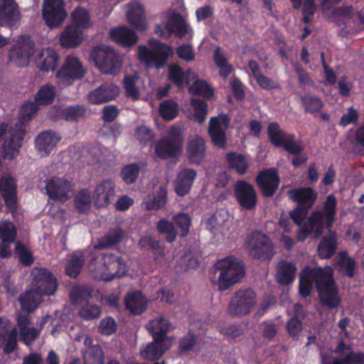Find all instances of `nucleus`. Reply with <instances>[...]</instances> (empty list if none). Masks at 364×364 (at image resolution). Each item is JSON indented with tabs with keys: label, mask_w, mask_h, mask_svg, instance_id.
<instances>
[{
	"label": "nucleus",
	"mask_w": 364,
	"mask_h": 364,
	"mask_svg": "<svg viewBox=\"0 0 364 364\" xmlns=\"http://www.w3.org/2000/svg\"><path fill=\"white\" fill-rule=\"evenodd\" d=\"M314 281L318 294L321 304L329 309L338 307L341 303L338 288L334 281L332 270L321 267H305L299 276V294L302 298L311 296Z\"/></svg>",
	"instance_id": "obj_1"
},
{
	"label": "nucleus",
	"mask_w": 364,
	"mask_h": 364,
	"mask_svg": "<svg viewBox=\"0 0 364 364\" xmlns=\"http://www.w3.org/2000/svg\"><path fill=\"white\" fill-rule=\"evenodd\" d=\"M40 105L36 101H27L21 107L19 124H16L9 132V136L2 144V158L12 161L16 159L22 147L26 134L24 124L28 123L39 109Z\"/></svg>",
	"instance_id": "obj_2"
},
{
	"label": "nucleus",
	"mask_w": 364,
	"mask_h": 364,
	"mask_svg": "<svg viewBox=\"0 0 364 364\" xmlns=\"http://www.w3.org/2000/svg\"><path fill=\"white\" fill-rule=\"evenodd\" d=\"M337 200L333 194L327 196L323 203V208L311 213L307 220L308 226L302 227L298 232L296 238L304 242L314 234L315 238L321 237L324 228H332L336 217Z\"/></svg>",
	"instance_id": "obj_3"
},
{
	"label": "nucleus",
	"mask_w": 364,
	"mask_h": 364,
	"mask_svg": "<svg viewBox=\"0 0 364 364\" xmlns=\"http://www.w3.org/2000/svg\"><path fill=\"white\" fill-rule=\"evenodd\" d=\"M171 326V322L163 316L149 321L146 328L152 336L153 341L141 350L143 358L154 361L162 357L168 349L166 342Z\"/></svg>",
	"instance_id": "obj_4"
},
{
	"label": "nucleus",
	"mask_w": 364,
	"mask_h": 364,
	"mask_svg": "<svg viewBox=\"0 0 364 364\" xmlns=\"http://www.w3.org/2000/svg\"><path fill=\"white\" fill-rule=\"evenodd\" d=\"M215 271H219L218 289L223 291L241 282L245 271L242 262L234 256H228L218 260L214 264Z\"/></svg>",
	"instance_id": "obj_5"
},
{
	"label": "nucleus",
	"mask_w": 364,
	"mask_h": 364,
	"mask_svg": "<svg viewBox=\"0 0 364 364\" xmlns=\"http://www.w3.org/2000/svg\"><path fill=\"white\" fill-rule=\"evenodd\" d=\"M183 139L182 129L178 127H171L168 137L159 139L156 144V155L161 159H169L178 156L182 151Z\"/></svg>",
	"instance_id": "obj_6"
},
{
	"label": "nucleus",
	"mask_w": 364,
	"mask_h": 364,
	"mask_svg": "<svg viewBox=\"0 0 364 364\" xmlns=\"http://www.w3.org/2000/svg\"><path fill=\"white\" fill-rule=\"evenodd\" d=\"M91 57L98 69L105 74L115 75L122 67L119 55L109 46H101L95 47Z\"/></svg>",
	"instance_id": "obj_7"
},
{
	"label": "nucleus",
	"mask_w": 364,
	"mask_h": 364,
	"mask_svg": "<svg viewBox=\"0 0 364 364\" xmlns=\"http://www.w3.org/2000/svg\"><path fill=\"white\" fill-rule=\"evenodd\" d=\"M257 303L256 294L251 289H240L231 298L228 314L231 317H242L249 315Z\"/></svg>",
	"instance_id": "obj_8"
},
{
	"label": "nucleus",
	"mask_w": 364,
	"mask_h": 364,
	"mask_svg": "<svg viewBox=\"0 0 364 364\" xmlns=\"http://www.w3.org/2000/svg\"><path fill=\"white\" fill-rule=\"evenodd\" d=\"M267 134L269 141L274 146L283 147L290 154H298L303 151V147L295 141L294 134L285 133L277 122L268 124Z\"/></svg>",
	"instance_id": "obj_9"
},
{
	"label": "nucleus",
	"mask_w": 364,
	"mask_h": 364,
	"mask_svg": "<svg viewBox=\"0 0 364 364\" xmlns=\"http://www.w3.org/2000/svg\"><path fill=\"white\" fill-rule=\"evenodd\" d=\"M34 45L30 36H21L9 50V62L17 67H26L31 56L34 54Z\"/></svg>",
	"instance_id": "obj_10"
},
{
	"label": "nucleus",
	"mask_w": 364,
	"mask_h": 364,
	"mask_svg": "<svg viewBox=\"0 0 364 364\" xmlns=\"http://www.w3.org/2000/svg\"><path fill=\"white\" fill-rule=\"evenodd\" d=\"M68 16L63 0H43L42 17L50 28L60 27Z\"/></svg>",
	"instance_id": "obj_11"
},
{
	"label": "nucleus",
	"mask_w": 364,
	"mask_h": 364,
	"mask_svg": "<svg viewBox=\"0 0 364 364\" xmlns=\"http://www.w3.org/2000/svg\"><path fill=\"white\" fill-rule=\"evenodd\" d=\"M32 289L43 296H52L58 289V282L53 273L46 268H35L32 272Z\"/></svg>",
	"instance_id": "obj_12"
},
{
	"label": "nucleus",
	"mask_w": 364,
	"mask_h": 364,
	"mask_svg": "<svg viewBox=\"0 0 364 364\" xmlns=\"http://www.w3.org/2000/svg\"><path fill=\"white\" fill-rule=\"evenodd\" d=\"M100 259L105 267L100 275L102 281H112L125 275L128 271L127 265L122 257L112 253H103L100 255Z\"/></svg>",
	"instance_id": "obj_13"
},
{
	"label": "nucleus",
	"mask_w": 364,
	"mask_h": 364,
	"mask_svg": "<svg viewBox=\"0 0 364 364\" xmlns=\"http://www.w3.org/2000/svg\"><path fill=\"white\" fill-rule=\"evenodd\" d=\"M247 246L255 259L270 260L274 255L272 242L266 235L259 232H254L249 237Z\"/></svg>",
	"instance_id": "obj_14"
},
{
	"label": "nucleus",
	"mask_w": 364,
	"mask_h": 364,
	"mask_svg": "<svg viewBox=\"0 0 364 364\" xmlns=\"http://www.w3.org/2000/svg\"><path fill=\"white\" fill-rule=\"evenodd\" d=\"M85 74L82 62L76 57L67 56L64 64L57 71L56 77L66 85H72L75 80H81Z\"/></svg>",
	"instance_id": "obj_15"
},
{
	"label": "nucleus",
	"mask_w": 364,
	"mask_h": 364,
	"mask_svg": "<svg viewBox=\"0 0 364 364\" xmlns=\"http://www.w3.org/2000/svg\"><path fill=\"white\" fill-rule=\"evenodd\" d=\"M256 183L264 198L273 197L280 184V177L277 169L269 168L262 170L256 177Z\"/></svg>",
	"instance_id": "obj_16"
},
{
	"label": "nucleus",
	"mask_w": 364,
	"mask_h": 364,
	"mask_svg": "<svg viewBox=\"0 0 364 364\" xmlns=\"http://www.w3.org/2000/svg\"><path fill=\"white\" fill-rule=\"evenodd\" d=\"M173 54L171 46H164L163 49L150 50L145 46H139L138 55L141 60L148 66L156 68H164L170 57Z\"/></svg>",
	"instance_id": "obj_17"
},
{
	"label": "nucleus",
	"mask_w": 364,
	"mask_h": 364,
	"mask_svg": "<svg viewBox=\"0 0 364 364\" xmlns=\"http://www.w3.org/2000/svg\"><path fill=\"white\" fill-rule=\"evenodd\" d=\"M234 196L242 210H252L257 204V196L254 186L243 180L236 181Z\"/></svg>",
	"instance_id": "obj_18"
},
{
	"label": "nucleus",
	"mask_w": 364,
	"mask_h": 364,
	"mask_svg": "<svg viewBox=\"0 0 364 364\" xmlns=\"http://www.w3.org/2000/svg\"><path fill=\"white\" fill-rule=\"evenodd\" d=\"M230 121L227 114H220L210 118L208 134L215 146L220 149L225 147L227 144L225 130L229 127Z\"/></svg>",
	"instance_id": "obj_19"
},
{
	"label": "nucleus",
	"mask_w": 364,
	"mask_h": 364,
	"mask_svg": "<svg viewBox=\"0 0 364 364\" xmlns=\"http://www.w3.org/2000/svg\"><path fill=\"white\" fill-rule=\"evenodd\" d=\"M74 184L64 178L60 177H53L50 179L46 186V194L53 200L65 202L73 193Z\"/></svg>",
	"instance_id": "obj_20"
},
{
	"label": "nucleus",
	"mask_w": 364,
	"mask_h": 364,
	"mask_svg": "<svg viewBox=\"0 0 364 364\" xmlns=\"http://www.w3.org/2000/svg\"><path fill=\"white\" fill-rule=\"evenodd\" d=\"M0 193L4 200L6 207L10 212L16 211L18 207V192L16 181L11 176L0 178Z\"/></svg>",
	"instance_id": "obj_21"
},
{
	"label": "nucleus",
	"mask_w": 364,
	"mask_h": 364,
	"mask_svg": "<svg viewBox=\"0 0 364 364\" xmlns=\"http://www.w3.org/2000/svg\"><path fill=\"white\" fill-rule=\"evenodd\" d=\"M165 29L168 36H174L178 38H183L187 34L193 35V29L189 26L186 20L179 13H173L168 17L165 23Z\"/></svg>",
	"instance_id": "obj_22"
},
{
	"label": "nucleus",
	"mask_w": 364,
	"mask_h": 364,
	"mask_svg": "<svg viewBox=\"0 0 364 364\" xmlns=\"http://www.w3.org/2000/svg\"><path fill=\"white\" fill-rule=\"evenodd\" d=\"M289 200L299 206L311 209L318 198V193L311 187L294 188L287 191Z\"/></svg>",
	"instance_id": "obj_23"
},
{
	"label": "nucleus",
	"mask_w": 364,
	"mask_h": 364,
	"mask_svg": "<svg viewBox=\"0 0 364 364\" xmlns=\"http://www.w3.org/2000/svg\"><path fill=\"white\" fill-rule=\"evenodd\" d=\"M115 183L111 179H105L97 184L93 193V197L96 205L101 207H107L115 196Z\"/></svg>",
	"instance_id": "obj_24"
},
{
	"label": "nucleus",
	"mask_w": 364,
	"mask_h": 364,
	"mask_svg": "<svg viewBox=\"0 0 364 364\" xmlns=\"http://www.w3.org/2000/svg\"><path fill=\"white\" fill-rule=\"evenodd\" d=\"M20 19V13L14 0H0V26L13 28Z\"/></svg>",
	"instance_id": "obj_25"
},
{
	"label": "nucleus",
	"mask_w": 364,
	"mask_h": 364,
	"mask_svg": "<svg viewBox=\"0 0 364 364\" xmlns=\"http://www.w3.org/2000/svg\"><path fill=\"white\" fill-rule=\"evenodd\" d=\"M61 136L52 131L41 132L36 138V148L43 156H47L61 140Z\"/></svg>",
	"instance_id": "obj_26"
},
{
	"label": "nucleus",
	"mask_w": 364,
	"mask_h": 364,
	"mask_svg": "<svg viewBox=\"0 0 364 364\" xmlns=\"http://www.w3.org/2000/svg\"><path fill=\"white\" fill-rule=\"evenodd\" d=\"M119 87L112 84H103L88 95V101L92 105H100L109 102L119 95Z\"/></svg>",
	"instance_id": "obj_27"
},
{
	"label": "nucleus",
	"mask_w": 364,
	"mask_h": 364,
	"mask_svg": "<svg viewBox=\"0 0 364 364\" xmlns=\"http://www.w3.org/2000/svg\"><path fill=\"white\" fill-rule=\"evenodd\" d=\"M206 154L205 141L201 136H196L188 143L186 155L190 164L198 166L205 160Z\"/></svg>",
	"instance_id": "obj_28"
},
{
	"label": "nucleus",
	"mask_w": 364,
	"mask_h": 364,
	"mask_svg": "<svg viewBox=\"0 0 364 364\" xmlns=\"http://www.w3.org/2000/svg\"><path fill=\"white\" fill-rule=\"evenodd\" d=\"M196 170L184 168L177 174L174 182V190L178 196L183 197L189 193L196 178Z\"/></svg>",
	"instance_id": "obj_29"
},
{
	"label": "nucleus",
	"mask_w": 364,
	"mask_h": 364,
	"mask_svg": "<svg viewBox=\"0 0 364 364\" xmlns=\"http://www.w3.org/2000/svg\"><path fill=\"white\" fill-rule=\"evenodd\" d=\"M59 61L58 53L50 48L43 49L37 53L35 63L37 68L42 71H53L56 69Z\"/></svg>",
	"instance_id": "obj_30"
},
{
	"label": "nucleus",
	"mask_w": 364,
	"mask_h": 364,
	"mask_svg": "<svg viewBox=\"0 0 364 364\" xmlns=\"http://www.w3.org/2000/svg\"><path fill=\"white\" fill-rule=\"evenodd\" d=\"M127 18L129 25L137 31H143L147 28L144 8L138 2L129 4Z\"/></svg>",
	"instance_id": "obj_31"
},
{
	"label": "nucleus",
	"mask_w": 364,
	"mask_h": 364,
	"mask_svg": "<svg viewBox=\"0 0 364 364\" xmlns=\"http://www.w3.org/2000/svg\"><path fill=\"white\" fill-rule=\"evenodd\" d=\"M110 38L118 45L124 48H130L138 41L136 33L125 26L112 29Z\"/></svg>",
	"instance_id": "obj_32"
},
{
	"label": "nucleus",
	"mask_w": 364,
	"mask_h": 364,
	"mask_svg": "<svg viewBox=\"0 0 364 364\" xmlns=\"http://www.w3.org/2000/svg\"><path fill=\"white\" fill-rule=\"evenodd\" d=\"M328 235L324 236L318 245V255L321 259H329L336 252L338 235L332 228H326Z\"/></svg>",
	"instance_id": "obj_33"
},
{
	"label": "nucleus",
	"mask_w": 364,
	"mask_h": 364,
	"mask_svg": "<svg viewBox=\"0 0 364 364\" xmlns=\"http://www.w3.org/2000/svg\"><path fill=\"white\" fill-rule=\"evenodd\" d=\"M225 161L228 168L233 170L240 176L247 173L250 161L247 156L236 152L229 151L225 156Z\"/></svg>",
	"instance_id": "obj_34"
},
{
	"label": "nucleus",
	"mask_w": 364,
	"mask_h": 364,
	"mask_svg": "<svg viewBox=\"0 0 364 364\" xmlns=\"http://www.w3.org/2000/svg\"><path fill=\"white\" fill-rule=\"evenodd\" d=\"M82 40V30L76 25H69L61 33L60 43L62 47L71 48L80 45Z\"/></svg>",
	"instance_id": "obj_35"
},
{
	"label": "nucleus",
	"mask_w": 364,
	"mask_h": 364,
	"mask_svg": "<svg viewBox=\"0 0 364 364\" xmlns=\"http://www.w3.org/2000/svg\"><path fill=\"white\" fill-rule=\"evenodd\" d=\"M296 266L286 259L279 262L277 272V281L282 285H289L295 279Z\"/></svg>",
	"instance_id": "obj_36"
},
{
	"label": "nucleus",
	"mask_w": 364,
	"mask_h": 364,
	"mask_svg": "<svg viewBox=\"0 0 364 364\" xmlns=\"http://www.w3.org/2000/svg\"><path fill=\"white\" fill-rule=\"evenodd\" d=\"M126 308L134 315H140L146 309V301L140 291H134L125 298Z\"/></svg>",
	"instance_id": "obj_37"
},
{
	"label": "nucleus",
	"mask_w": 364,
	"mask_h": 364,
	"mask_svg": "<svg viewBox=\"0 0 364 364\" xmlns=\"http://www.w3.org/2000/svg\"><path fill=\"white\" fill-rule=\"evenodd\" d=\"M18 301L23 311L33 313L43 301V296L32 288L24 294H21Z\"/></svg>",
	"instance_id": "obj_38"
},
{
	"label": "nucleus",
	"mask_w": 364,
	"mask_h": 364,
	"mask_svg": "<svg viewBox=\"0 0 364 364\" xmlns=\"http://www.w3.org/2000/svg\"><path fill=\"white\" fill-rule=\"evenodd\" d=\"M124 237V232L122 229L117 228L109 231L104 236L97 240V244L95 245L96 250H104L112 248L119 244Z\"/></svg>",
	"instance_id": "obj_39"
},
{
	"label": "nucleus",
	"mask_w": 364,
	"mask_h": 364,
	"mask_svg": "<svg viewBox=\"0 0 364 364\" xmlns=\"http://www.w3.org/2000/svg\"><path fill=\"white\" fill-rule=\"evenodd\" d=\"M167 203V191L164 186H160L152 197H148L143 202L144 209L148 211L161 209Z\"/></svg>",
	"instance_id": "obj_40"
},
{
	"label": "nucleus",
	"mask_w": 364,
	"mask_h": 364,
	"mask_svg": "<svg viewBox=\"0 0 364 364\" xmlns=\"http://www.w3.org/2000/svg\"><path fill=\"white\" fill-rule=\"evenodd\" d=\"M55 97V87L48 83L39 87L34 96V100L41 106H48L53 103Z\"/></svg>",
	"instance_id": "obj_41"
},
{
	"label": "nucleus",
	"mask_w": 364,
	"mask_h": 364,
	"mask_svg": "<svg viewBox=\"0 0 364 364\" xmlns=\"http://www.w3.org/2000/svg\"><path fill=\"white\" fill-rule=\"evenodd\" d=\"M85 107L79 105L68 106L58 111L59 119L67 122H77L85 117Z\"/></svg>",
	"instance_id": "obj_42"
},
{
	"label": "nucleus",
	"mask_w": 364,
	"mask_h": 364,
	"mask_svg": "<svg viewBox=\"0 0 364 364\" xmlns=\"http://www.w3.org/2000/svg\"><path fill=\"white\" fill-rule=\"evenodd\" d=\"M93 289L87 285H80L73 287L70 292V300L73 305H80L85 300L92 298Z\"/></svg>",
	"instance_id": "obj_43"
},
{
	"label": "nucleus",
	"mask_w": 364,
	"mask_h": 364,
	"mask_svg": "<svg viewBox=\"0 0 364 364\" xmlns=\"http://www.w3.org/2000/svg\"><path fill=\"white\" fill-rule=\"evenodd\" d=\"M300 102L306 113L316 114L321 111L323 103L321 99L313 94H307L300 97Z\"/></svg>",
	"instance_id": "obj_44"
},
{
	"label": "nucleus",
	"mask_w": 364,
	"mask_h": 364,
	"mask_svg": "<svg viewBox=\"0 0 364 364\" xmlns=\"http://www.w3.org/2000/svg\"><path fill=\"white\" fill-rule=\"evenodd\" d=\"M18 347V331L16 328H13L11 331L3 328V352L9 355L14 352Z\"/></svg>",
	"instance_id": "obj_45"
},
{
	"label": "nucleus",
	"mask_w": 364,
	"mask_h": 364,
	"mask_svg": "<svg viewBox=\"0 0 364 364\" xmlns=\"http://www.w3.org/2000/svg\"><path fill=\"white\" fill-rule=\"evenodd\" d=\"M214 62L220 68L219 75L223 78H227L233 71V67L228 61L226 56L222 53L220 47H217L213 55Z\"/></svg>",
	"instance_id": "obj_46"
},
{
	"label": "nucleus",
	"mask_w": 364,
	"mask_h": 364,
	"mask_svg": "<svg viewBox=\"0 0 364 364\" xmlns=\"http://www.w3.org/2000/svg\"><path fill=\"white\" fill-rule=\"evenodd\" d=\"M104 353L99 345L90 346L83 353L85 364H104Z\"/></svg>",
	"instance_id": "obj_47"
},
{
	"label": "nucleus",
	"mask_w": 364,
	"mask_h": 364,
	"mask_svg": "<svg viewBox=\"0 0 364 364\" xmlns=\"http://www.w3.org/2000/svg\"><path fill=\"white\" fill-rule=\"evenodd\" d=\"M191 105L193 109V119L200 124H203L208 114V104L203 100L191 98Z\"/></svg>",
	"instance_id": "obj_48"
},
{
	"label": "nucleus",
	"mask_w": 364,
	"mask_h": 364,
	"mask_svg": "<svg viewBox=\"0 0 364 364\" xmlns=\"http://www.w3.org/2000/svg\"><path fill=\"white\" fill-rule=\"evenodd\" d=\"M75 207L79 213H85L91 207V193L88 189L80 190L74 198Z\"/></svg>",
	"instance_id": "obj_49"
},
{
	"label": "nucleus",
	"mask_w": 364,
	"mask_h": 364,
	"mask_svg": "<svg viewBox=\"0 0 364 364\" xmlns=\"http://www.w3.org/2000/svg\"><path fill=\"white\" fill-rule=\"evenodd\" d=\"M17 230L14 224L9 220L0 222V240L8 243L16 242Z\"/></svg>",
	"instance_id": "obj_50"
},
{
	"label": "nucleus",
	"mask_w": 364,
	"mask_h": 364,
	"mask_svg": "<svg viewBox=\"0 0 364 364\" xmlns=\"http://www.w3.org/2000/svg\"><path fill=\"white\" fill-rule=\"evenodd\" d=\"M85 264V259L82 255L74 254L68 260L65 267L66 274L72 278H76L81 272Z\"/></svg>",
	"instance_id": "obj_51"
},
{
	"label": "nucleus",
	"mask_w": 364,
	"mask_h": 364,
	"mask_svg": "<svg viewBox=\"0 0 364 364\" xmlns=\"http://www.w3.org/2000/svg\"><path fill=\"white\" fill-rule=\"evenodd\" d=\"M102 314L101 307L95 304L85 302L79 310V316L86 321L98 318Z\"/></svg>",
	"instance_id": "obj_52"
},
{
	"label": "nucleus",
	"mask_w": 364,
	"mask_h": 364,
	"mask_svg": "<svg viewBox=\"0 0 364 364\" xmlns=\"http://www.w3.org/2000/svg\"><path fill=\"white\" fill-rule=\"evenodd\" d=\"M178 113V105L173 100H165L159 107V114L161 117L166 120L170 121L176 117Z\"/></svg>",
	"instance_id": "obj_53"
},
{
	"label": "nucleus",
	"mask_w": 364,
	"mask_h": 364,
	"mask_svg": "<svg viewBox=\"0 0 364 364\" xmlns=\"http://www.w3.org/2000/svg\"><path fill=\"white\" fill-rule=\"evenodd\" d=\"M189 91L193 95H200L206 99H210L214 94L212 87L205 80H198L190 87Z\"/></svg>",
	"instance_id": "obj_54"
},
{
	"label": "nucleus",
	"mask_w": 364,
	"mask_h": 364,
	"mask_svg": "<svg viewBox=\"0 0 364 364\" xmlns=\"http://www.w3.org/2000/svg\"><path fill=\"white\" fill-rule=\"evenodd\" d=\"M338 264L341 268L344 271L345 274L352 278L355 275V261L353 258L348 257L346 251H341L338 254Z\"/></svg>",
	"instance_id": "obj_55"
},
{
	"label": "nucleus",
	"mask_w": 364,
	"mask_h": 364,
	"mask_svg": "<svg viewBox=\"0 0 364 364\" xmlns=\"http://www.w3.org/2000/svg\"><path fill=\"white\" fill-rule=\"evenodd\" d=\"M156 230L160 234L166 235L168 242H173L176 239L177 231L173 223L166 219H161L157 223Z\"/></svg>",
	"instance_id": "obj_56"
},
{
	"label": "nucleus",
	"mask_w": 364,
	"mask_h": 364,
	"mask_svg": "<svg viewBox=\"0 0 364 364\" xmlns=\"http://www.w3.org/2000/svg\"><path fill=\"white\" fill-rule=\"evenodd\" d=\"M73 24L76 25L78 28L83 30L90 26V14L89 12L81 7H78L74 10L71 15Z\"/></svg>",
	"instance_id": "obj_57"
},
{
	"label": "nucleus",
	"mask_w": 364,
	"mask_h": 364,
	"mask_svg": "<svg viewBox=\"0 0 364 364\" xmlns=\"http://www.w3.org/2000/svg\"><path fill=\"white\" fill-rule=\"evenodd\" d=\"M15 253L16 254L19 262L25 267H30L34 262L33 253L28 248L20 242H17L15 247Z\"/></svg>",
	"instance_id": "obj_58"
},
{
	"label": "nucleus",
	"mask_w": 364,
	"mask_h": 364,
	"mask_svg": "<svg viewBox=\"0 0 364 364\" xmlns=\"http://www.w3.org/2000/svg\"><path fill=\"white\" fill-rule=\"evenodd\" d=\"M140 172L138 164L134 163L126 165L121 171V177L127 184H132L136 182Z\"/></svg>",
	"instance_id": "obj_59"
},
{
	"label": "nucleus",
	"mask_w": 364,
	"mask_h": 364,
	"mask_svg": "<svg viewBox=\"0 0 364 364\" xmlns=\"http://www.w3.org/2000/svg\"><path fill=\"white\" fill-rule=\"evenodd\" d=\"M196 341V336L191 330H189L188 333L183 336L178 342V353L183 355L193 350Z\"/></svg>",
	"instance_id": "obj_60"
},
{
	"label": "nucleus",
	"mask_w": 364,
	"mask_h": 364,
	"mask_svg": "<svg viewBox=\"0 0 364 364\" xmlns=\"http://www.w3.org/2000/svg\"><path fill=\"white\" fill-rule=\"evenodd\" d=\"M173 221L177 228L181 231V237H186L190 230L191 218L187 213H181L173 217Z\"/></svg>",
	"instance_id": "obj_61"
},
{
	"label": "nucleus",
	"mask_w": 364,
	"mask_h": 364,
	"mask_svg": "<svg viewBox=\"0 0 364 364\" xmlns=\"http://www.w3.org/2000/svg\"><path fill=\"white\" fill-rule=\"evenodd\" d=\"M185 74L181 67L177 64L168 66V78L177 87H181L184 83Z\"/></svg>",
	"instance_id": "obj_62"
},
{
	"label": "nucleus",
	"mask_w": 364,
	"mask_h": 364,
	"mask_svg": "<svg viewBox=\"0 0 364 364\" xmlns=\"http://www.w3.org/2000/svg\"><path fill=\"white\" fill-rule=\"evenodd\" d=\"M21 341L27 346L33 344L40 334V330L34 327L23 328L19 331Z\"/></svg>",
	"instance_id": "obj_63"
},
{
	"label": "nucleus",
	"mask_w": 364,
	"mask_h": 364,
	"mask_svg": "<svg viewBox=\"0 0 364 364\" xmlns=\"http://www.w3.org/2000/svg\"><path fill=\"white\" fill-rule=\"evenodd\" d=\"M117 329V324L114 319L111 316H107L102 319L98 326L99 332L105 336L113 334Z\"/></svg>",
	"instance_id": "obj_64"
}]
</instances>
